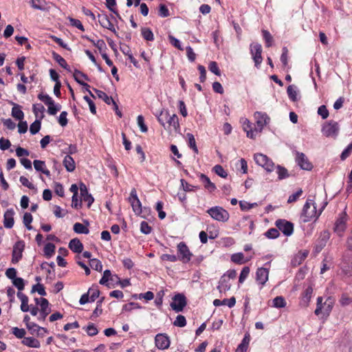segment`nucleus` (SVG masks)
<instances>
[{
	"label": "nucleus",
	"instance_id": "f257e3e1",
	"mask_svg": "<svg viewBox=\"0 0 352 352\" xmlns=\"http://www.w3.org/2000/svg\"><path fill=\"white\" fill-rule=\"evenodd\" d=\"M327 205V202H324L319 212L316 210V206L312 200L307 199L305 204L300 218L303 222H309L312 220L316 221L322 213L324 208Z\"/></svg>",
	"mask_w": 352,
	"mask_h": 352
},
{
	"label": "nucleus",
	"instance_id": "f03ea898",
	"mask_svg": "<svg viewBox=\"0 0 352 352\" xmlns=\"http://www.w3.org/2000/svg\"><path fill=\"white\" fill-rule=\"evenodd\" d=\"M175 117V113L170 115L168 110L165 109L162 110L158 116V121L171 136H174L175 133H176Z\"/></svg>",
	"mask_w": 352,
	"mask_h": 352
},
{
	"label": "nucleus",
	"instance_id": "7ed1b4c3",
	"mask_svg": "<svg viewBox=\"0 0 352 352\" xmlns=\"http://www.w3.org/2000/svg\"><path fill=\"white\" fill-rule=\"evenodd\" d=\"M335 303V300L333 298L329 296L326 300L323 302V298L321 296L318 297L317 303H316V309L314 311V314L316 316H319L320 314H323L326 317H328L330 313L332 311Z\"/></svg>",
	"mask_w": 352,
	"mask_h": 352
},
{
	"label": "nucleus",
	"instance_id": "20e7f679",
	"mask_svg": "<svg viewBox=\"0 0 352 352\" xmlns=\"http://www.w3.org/2000/svg\"><path fill=\"white\" fill-rule=\"evenodd\" d=\"M321 131L324 136L336 139L339 134L340 125L338 122L331 120L323 124Z\"/></svg>",
	"mask_w": 352,
	"mask_h": 352
},
{
	"label": "nucleus",
	"instance_id": "39448f33",
	"mask_svg": "<svg viewBox=\"0 0 352 352\" xmlns=\"http://www.w3.org/2000/svg\"><path fill=\"white\" fill-rule=\"evenodd\" d=\"M254 160L257 165L263 167L267 172H272L275 168V164L272 160L264 154H254Z\"/></svg>",
	"mask_w": 352,
	"mask_h": 352
},
{
	"label": "nucleus",
	"instance_id": "423d86ee",
	"mask_svg": "<svg viewBox=\"0 0 352 352\" xmlns=\"http://www.w3.org/2000/svg\"><path fill=\"white\" fill-rule=\"evenodd\" d=\"M207 212L212 219L218 221L226 222L230 217L228 212L220 206L212 207L207 210Z\"/></svg>",
	"mask_w": 352,
	"mask_h": 352
},
{
	"label": "nucleus",
	"instance_id": "0eeeda50",
	"mask_svg": "<svg viewBox=\"0 0 352 352\" xmlns=\"http://www.w3.org/2000/svg\"><path fill=\"white\" fill-rule=\"evenodd\" d=\"M129 201L131 204L133 211L137 215H141L142 217H144V215H142V204L138 197L137 191L135 188H132L129 197Z\"/></svg>",
	"mask_w": 352,
	"mask_h": 352
},
{
	"label": "nucleus",
	"instance_id": "6e6552de",
	"mask_svg": "<svg viewBox=\"0 0 352 352\" xmlns=\"http://www.w3.org/2000/svg\"><path fill=\"white\" fill-rule=\"evenodd\" d=\"M348 220V216L345 212H342L339 214L338 218L335 222L334 232L338 236H342L343 233L346 228V222Z\"/></svg>",
	"mask_w": 352,
	"mask_h": 352
},
{
	"label": "nucleus",
	"instance_id": "1a4fd4ad",
	"mask_svg": "<svg viewBox=\"0 0 352 352\" xmlns=\"http://www.w3.org/2000/svg\"><path fill=\"white\" fill-rule=\"evenodd\" d=\"M177 250L179 252L177 258L179 261L184 263H187L190 261L192 254L190 252L189 248L184 242H181L177 244Z\"/></svg>",
	"mask_w": 352,
	"mask_h": 352
},
{
	"label": "nucleus",
	"instance_id": "9d476101",
	"mask_svg": "<svg viewBox=\"0 0 352 352\" xmlns=\"http://www.w3.org/2000/svg\"><path fill=\"white\" fill-rule=\"evenodd\" d=\"M250 53L254 61L255 66L258 68L263 61L261 56L262 47L259 43H252L250 45Z\"/></svg>",
	"mask_w": 352,
	"mask_h": 352
},
{
	"label": "nucleus",
	"instance_id": "9b49d317",
	"mask_svg": "<svg viewBox=\"0 0 352 352\" xmlns=\"http://www.w3.org/2000/svg\"><path fill=\"white\" fill-rule=\"evenodd\" d=\"M25 248V243L23 241H18L13 246L12 254V263L16 264L22 258L23 252Z\"/></svg>",
	"mask_w": 352,
	"mask_h": 352
},
{
	"label": "nucleus",
	"instance_id": "f8f14e48",
	"mask_svg": "<svg viewBox=\"0 0 352 352\" xmlns=\"http://www.w3.org/2000/svg\"><path fill=\"white\" fill-rule=\"evenodd\" d=\"M276 226L278 231H281L285 236H290L294 232L293 223L285 219L277 220L276 221Z\"/></svg>",
	"mask_w": 352,
	"mask_h": 352
},
{
	"label": "nucleus",
	"instance_id": "ddd939ff",
	"mask_svg": "<svg viewBox=\"0 0 352 352\" xmlns=\"http://www.w3.org/2000/svg\"><path fill=\"white\" fill-rule=\"evenodd\" d=\"M296 162L298 165L303 170H310L313 168L312 164L309 162L308 157L303 153L296 151Z\"/></svg>",
	"mask_w": 352,
	"mask_h": 352
},
{
	"label": "nucleus",
	"instance_id": "4468645a",
	"mask_svg": "<svg viewBox=\"0 0 352 352\" xmlns=\"http://www.w3.org/2000/svg\"><path fill=\"white\" fill-rule=\"evenodd\" d=\"M254 118L258 127V133H261L264 126L270 122V118L266 113L260 111L255 112Z\"/></svg>",
	"mask_w": 352,
	"mask_h": 352
},
{
	"label": "nucleus",
	"instance_id": "2eb2a0df",
	"mask_svg": "<svg viewBox=\"0 0 352 352\" xmlns=\"http://www.w3.org/2000/svg\"><path fill=\"white\" fill-rule=\"evenodd\" d=\"M269 278V270L266 267H259L256 272V280L261 288L264 286Z\"/></svg>",
	"mask_w": 352,
	"mask_h": 352
},
{
	"label": "nucleus",
	"instance_id": "dca6fc26",
	"mask_svg": "<svg viewBox=\"0 0 352 352\" xmlns=\"http://www.w3.org/2000/svg\"><path fill=\"white\" fill-rule=\"evenodd\" d=\"M40 314L38 317V320L40 321H44L46 317L50 314L52 311L51 308L50 307V303L47 299L43 298L41 299V303H40Z\"/></svg>",
	"mask_w": 352,
	"mask_h": 352
},
{
	"label": "nucleus",
	"instance_id": "f3484780",
	"mask_svg": "<svg viewBox=\"0 0 352 352\" xmlns=\"http://www.w3.org/2000/svg\"><path fill=\"white\" fill-rule=\"evenodd\" d=\"M98 18V22L102 28H107L114 33L116 32L113 24L106 14H99Z\"/></svg>",
	"mask_w": 352,
	"mask_h": 352
},
{
	"label": "nucleus",
	"instance_id": "a211bd4d",
	"mask_svg": "<svg viewBox=\"0 0 352 352\" xmlns=\"http://www.w3.org/2000/svg\"><path fill=\"white\" fill-rule=\"evenodd\" d=\"M80 191L82 199L87 203V206L89 208L94 201V199L92 195L88 192L86 185L82 182L80 184Z\"/></svg>",
	"mask_w": 352,
	"mask_h": 352
},
{
	"label": "nucleus",
	"instance_id": "6ab92c4d",
	"mask_svg": "<svg viewBox=\"0 0 352 352\" xmlns=\"http://www.w3.org/2000/svg\"><path fill=\"white\" fill-rule=\"evenodd\" d=\"M155 346L160 349H167L170 345L169 338L164 334L159 333L155 338Z\"/></svg>",
	"mask_w": 352,
	"mask_h": 352
},
{
	"label": "nucleus",
	"instance_id": "aec40b11",
	"mask_svg": "<svg viewBox=\"0 0 352 352\" xmlns=\"http://www.w3.org/2000/svg\"><path fill=\"white\" fill-rule=\"evenodd\" d=\"M314 289L311 286L307 287L302 292L300 305L301 307H307L309 306V302L312 297Z\"/></svg>",
	"mask_w": 352,
	"mask_h": 352
},
{
	"label": "nucleus",
	"instance_id": "412c9836",
	"mask_svg": "<svg viewBox=\"0 0 352 352\" xmlns=\"http://www.w3.org/2000/svg\"><path fill=\"white\" fill-rule=\"evenodd\" d=\"M14 211L12 208L8 209L3 215V225L6 228H12L14 226Z\"/></svg>",
	"mask_w": 352,
	"mask_h": 352
},
{
	"label": "nucleus",
	"instance_id": "4be33fe9",
	"mask_svg": "<svg viewBox=\"0 0 352 352\" xmlns=\"http://www.w3.org/2000/svg\"><path fill=\"white\" fill-rule=\"evenodd\" d=\"M199 179L203 184L204 188L209 192H213L216 190V186L212 183L210 178L206 175L201 173L199 175Z\"/></svg>",
	"mask_w": 352,
	"mask_h": 352
},
{
	"label": "nucleus",
	"instance_id": "5701e85b",
	"mask_svg": "<svg viewBox=\"0 0 352 352\" xmlns=\"http://www.w3.org/2000/svg\"><path fill=\"white\" fill-rule=\"evenodd\" d=\"M231 287V283L229 280V278L227 276H222L219 282V285L217 289H219L220 293H225L227 291L230 290Z\"/></svg>",
	"mask_w": 352,
	"mask_h": 352
},
{
	"label": "nucleus",
	"instance_id": "b1692460",
	"mask_svg": "<svg viewBox=\"0 0 352 352\" xmlns=\"http://www.w3.org/2000/svg\"><path fill=\"white\" fill-rule=\"evenodd\" d=\"M69 249L75 253H81L83 250V245L78 239H73L69 243Z\"/></svg>",
	"mask_w": 352,
	"mask_h": 352
},
{
	"label": "nucleus",
	"instance_id": "393cba45",
	"mask_svg": "<svg viewBox=\"0 0 352 352\" xmlns=\"http://www.w3.org/2000/svg\"><path fill=\"white\" fill-rule=\"evenodd\" d=\"M34 167L36 171L41 172L46 176L50 175V170L46 168L45 162L44 161L35 160L33 162Z\"/></svg>",
	"mask_w": 352,
	"mask_h": 352
},
{
	"label": "nucleus",
	"instance_id": "a878e982",
	"mask_svg": "<svg viewBox=\"0 0 352 352\" xmlns=\"http://www.w3.org/2000/svg\"><path fill=\"white\" fill-rule=\"evenodd\" d=\"M243 130L246 132L247 136L250 138L254 139L256 135L258 133L257 129H252L251 123L248 119H245L243 122Z\"/></svg>",
	"mask_w": 352,
	"mask_h": 352
},
{
	"label": "nucleus",
	"instance_id": "bb28decb",
	"mask_svg": "<svg viewBox=\"0 0 352 352\" xmlns=\"http://www.w3.org/2000/svg\"><path fill=\"white\" fill-rule=\"evenodd\" d=\"M63 164L68 172H73L76 168L75 161L70 155L65 157Z\"/></svg>",
	"mask_w": 352,
	"mask_h": 352
},
{
	"label": "nucleus",
	"instance_id": "cd10ccee",
	"mask_svg": "<svg viewBox=\"0 0 352 352\" xmlns=\"http://www.w3.org/2000/svg\"><path fill=\"white\" fill-rule=\"evenodd\" d=\"M22 344L32 348H39L41 346L40 342L33 337H25Z\"/></svg>",
	"mask_w": 352,
	"mask_h": 352
},
{
	"label": "nucleus",
	"instance_id": "c85d7f7f",
	"mask_svg": "<svg viewBox=\"0 0 352 352\" xmlns=\"http://www.w3.org/2000/svg\"><path fill=\"white\" fill-rule=\"evenodd\" d=\"M11 115L13 118L18 120H22L24 118V113L21 110V107L17 104H14L12 109Z\"/></svg>",
	"mask_w": 352,
	"mask_h": 352
},
{
	"label": "nucleus",
	"instance_id": "c756f323",
	"mask_svg": "<svg viewBox=\"0 0 352 352\" xmlns=\"http://www.w3.org/2000/svg\"><path fill=\"white\" fill-rule=\"evenodd\" d=\"M32 110L37 119L42 120L43 118V112L45 111V107L43 105L41 104H33Z\"/></svg>",
	"mask_w": 352,
	"mask_h": 352
},
{
	"label": "nucleus",
	"instance_id": "7c9ffc66",
	"mask_svg": "<svg viewBox=\"0 0 352 352\" xmlns=\"http://www.w3.org/2000/svg\"><path fill=\"white\" fill-rule=\"evenodd\" d=\"M52 57L60 67L67 71H70L69 66L67 63L66 60L60 55L54 52L52 53Z\"/></svg>",
	"mask_w": 352,
	"mask_h": 352
},
{
	"label": "nucleus",
	"instance_id": "2f4dec72",
	"mask_svg": "<svg viewBox=\"0 0 352 352\" xmlns=\"http://www.w3.org/2000/svg\"><path fill=\"white\" fill-rule=\"evenodd\" d=\"M94 91L96 94V96L104 101V102L107 104H111L114 100L112 97L109 96L105 92L94 89Z\"/></svg>",
	"mask_w": 352,
	"mask_h": 352
},
{
	"label": "nucleus",
	"instance_id": "473e14b6",
	"mask_svg": "<svg viewBox=\"0 0 352 352\" xmlns=\"http://www.w3.org/2000/svg\"><path fill=\"white\" fill-rule=\"evenodd\" d=\"M287 302L285 299L281 296H276L272 300V307L275 308H283L286 306Z\"/></svg>",
	"mask_w": 352,
	"mask_h": 352
},
{
	"label": "nucleus",
	"instance_id": "72a5a7b5",
	"mask_svg": "<svg viewBox=\"0 0 352 352\" xmlns=\"http://www.w3.org/2000/svg\"><path fill=\"white\" fill-rule=\"evenodd\" d=\"M74 78L76 80V81L79 84H81L82 82H84L83 80H87V81L89 80V78L87 74H84L83 72H82L78 69H76L74 71Z\"/></svg>",
	"mask_w": 352,
	"mask_h": 352
},
{
	"label": "nucleus",
	"instance_id": "f704fd0d",
	"mask_svg": "<svg viewBox=\"0 0 352 352\" xmlns=\"http://www.w3.org/2000/svg\"><path fill=\"white\" fill-rule=\"evenodd\" d=\"M55 245L52 243H47L44 247V255L47 258L52 257L55 253Z\"/></svg>",
	"mask_w": 352,
	"mask_h": 352
},
{
	"label": "nucleus",
	"instance_id": "c9c22d12",
	"mask_svg": "<svg viewBox=\"0 0 352 352\" xmlns=\"http://www.w3.org/2000/svg\"><path fill=\"white\" fill-rule=\"evenodd\" d=\"M186 304V298L184 294L177 293V312L182 311Z\"/></svg>",
	"mask_w": 352,
	"mask_h": 352
},
{
	"label": "nucleus",
	"instance_id": "e433bc0d",
	"mask_svg": "<svg viewBox=\"0 0 352 352\" xmlns=\"http://www.w3.org/2000/svg\"><path fill=\"white\" fill-rule=\"evenodd\" d=\"M73 228H74V231L78 234H87L89 232V230L87 228V227H86L81 223L78 222V223H74Z\"/></svg>",
	"mask_w": 352,
	"mask_h": 352
},
{
	"label": "nucleus",
	"instance_id": "4c0bfd02",
	"mask_svg": "<svg viewBox=\"0 0 352 352\" xmlns=\"http://www.w3.org/2000/svg\"><path fill=\"white\" fill-rule=\"evenodd\" d=\"M141 34L142 37L148 41H152L154 40V35L150 28H142L141 30Z\"/></svg>",
	"mask_w": 352,
	"mask_h": 352
},
{
	"label": "nucleus",
	"instance_id": "58836bf2",
	"mask_svg": "<svg viewBox=\"0 0 352 352\" xmlns=\"http://www.w3.org/2000/svg\"><path fill=\"white\" fill-rule=\"evenodd\" d=\"M90 298V302H94L100 295V291L98 286H93L90 287L87 292Z\"/></svg>",
	"mask_w": 352,
	"mask_h": 352
},
{
	"label": "nucleus",
	"instance_id": "ea45409f",
	"mask_svg": "<svg viewBox=\"0 0 352 352\" xmlns=\"http://www.w3.org/2000/svg\"><path fill=\"white\" fill-rule=\"evenodd\" d=\"M26 327L31 334H34L35 333H36L37 331H43L44 333H47V330L45 328L39 327L34 322H32Z\"/></svg>",
	"mask_w": 352,
	"mask_h": 352
},
{
	"label": "nucleus",
	"instance_id": "a19ab883",
	"mask_svg": "<svg viewBox=\"0 0 352 352\" xmlns=\"http://www.w3.org/2000/svg\"><path fill=\"white\" fill-rule=\"evenodd\" d=\"M83 329H85L86 333L89 336H94L97 335L98 333L96 326L94 323H91V322H89L87 327H83Z\"/></svg>",
	"mask_w": 352,
	"mask_h": 352
},
{
	"label": "nucleus",
	"instance_id": "79ce46f5",
	"mask_svg": "<svg viewBox=\"0 0 352 352\" xmlns=\"http://www.w3.org/2000/svg\"><path fill=\"white\" fill-rule=\"evenodd\" d=\"M41 120L36 119L33 123L31 124L30 131L32 135L36 134L41 129Z\"/></svg>",
	"mask_w": 352,
	"mask_h": 352
},
{
	"label": "nucleus",
	"instance_id": "37998d69",
	"mask_svg": "<svg viewBox=\"0 0 352 352\" xmlns=\"http://www.w3.org/2000/svg\"><path fill=\"white\" fill-rule=\"evenodd\" d=\"M33 220L32 215L29 212H25L23 215V223L28 230L32 229L31 223Z\"/></svg>",
	"mask_w": 352,
	"mask_h": 352
},
{
	"label": "nucleus",
	"instance_id": "c03bdc74",
	"mask_svg": "<svg viewBox=\"0 0 352 352\" xmlns=\"http://www.w3.org/2000/svg\"><path fill=\"white\" fill-rule=\"evenodd\" d=\"M30 4L31 6L36 10H44L45 9V0H31Z\"/></svg>",
	"mask_w": 352,
	"mask_h": 352
},
{
	"label": "nucleus",
	"instance_id": "a18cd8bd",
	"mask_svg": "<svg viewBox=\"0 0 352 352\" xmlns=\"http://www.w3.org/2000/svg\"><path fill=\"white\" fill-rule=\"evenodd\" d=\"M231 261L237 264H242L247 261L244 260V255L241 252L233 254L231 256Z\"/></svg>",
	"mask_w": 352,
	"mask_h": 352
},
{
	"label": "nucleus",
	"instance_id": "49530a36",
	"mask_svg": "<svg viewBox=\"0 0 352 352\" xmlns=\"http://www.w3.org/2000/svg\"><path fill=\"white\" fill-rule=\"evenodd\" d=\"M186 139L188 142V146L195 151V153H197L198 149L194 135L192 133H187Z\"/></svg>",
	"mask_w": 352,
	"mask_h": 352
},
{
	"label": "nucleus",
	"instance_id": "de8ad7c7",
	"mask_svg": "<svg viewBox=\"0 0 352 352\" xmlns=\"http://www.w3.org/2000/svg\"><path fill=\"white\" fill-rule=\"evenodd\" d=\"M89 265L93 270L96 271L101 272L102 270V263L97 258L90 259Z\"/></svg>",
	"mask_w": 352,
	"mask_h": 352
},
{
	"label": "nucleus",
	"instance_id": "09e8293b",
	"mask_svg": "<svg viewBox=\"0 0 352 352\" xmlns=\"http://www.w3.org/2000/svg\"><path fill=\"white\" fill-rule=\"evenodd\" d=\"M276 169L278 179H283L289 176L288 171L285 167L278 165Z\"/></svg>",
	"mask_w": 352,
	"mask_h": 352
},
{
	"label": "nucleus",
	"instance_id": "8fccbe9b",
	"mask_svg": "<svg viewBox=\"0 0 352 352\" xmlns=\"http://www.w3.org/2000/svg\"><path fill=\"white\" fill-rule=\"evenodd\" d=\"M111 271L109 270H106L104 272V273H103L102 277L101 278V279L99 281L100 284H101V285H106L107 286L110 287L111 286L109 285L108 282H109V279L111 278Z\"/></svg>",
	"mask_w": 352,
	"mask_h": 352
},
{
	"label": "nucleus",
	"instance_id": "3c124183",
	"mask_svg": "<svg viewBox=\"0 0 352 352\" xmlns=\"http://www.w3.org/2000/svg\"><path fill=\"white\" fill-rule=\"evenodd\" d=\"M287 92L291 100L294 102L297 100V91L294 85H289L287 89Z\"/></svg>",
	"mask_w": 352,
	"mask_h": 352
},
{
	"label": "nucleus",
	"instance_id": "603ef678",
	"mask_svg": "<svg viewBox=\"0 0 352 352\" xmlns=\"http://www.w3.org/2000/svg\"><path fill=\"white\" fill-rule=\"evenodd\" d=\"M31 292L32 293L37 292L38 293V294H40L42 296H46V294H47L45 289V287L43 286V285H42L41 283H37L36 285H34L32 288Z\"/></svg>",
	"mask_w": 352,
	"mask_h": 352
},
{
	"label": "nucleus",
	"instance_id": "864d4df0",
	"mask_svg": "<svg viewBox=\"0 0 352 352\" xmlns=\"http://www.w3.org/2000/svg\"><path fill=\"white\" fill-rule=\"evenodd\" d=\"M12 284L18 289L19 292H21L24 289L25 283L24 280L22 278L17 277L14 279L12 281Z\"/></svg>",
	"mask_w": 352,
	"mask_h": 352
},
{
	"label": "nucleus",
	"instance_id": "5fc2aeb1",
	"mask_svg": "<svg viewBox=\"0 0 352 352\" xmlns=\"http://www.w3.org/2000/svg\"><path fill=\"white\" fill-rule=\"evenodd\" d=\"M38 98L41 100L42 102H43L45 103V104H46L47 107L49 105H52L53 104V100L52 98L47 94H39L38 95Z\"/></svg>",
	"mask_w": 352,
	"mask_h": 352
},
{
	"label": "nucleus",
	"instance_id": "6e6d98bb",
	"mask_svg": "<svg viewBox=\"0 0 352 352\" xmlns=\"http://www.w3.org/2000/svg\"><path fill=\"white\" fill-rule=\"evenodd\" d=\"M138 125L142 132L146 133L148 131V127L144 123V118L142 115H140L137 118Z\"/></svg>",
	"mask_w": 352,
	"mask_h": 352
},
{
	"label": "nucleus",
	"instance_id": "4d7b16f0",
	"mask_svg": "<svg viewBox=\"0 0 352 352\" xmlns=\"http://www.w3.org/2000/svg\"><path fill=\"white\" fill-rule=\"evenodd\" d=\"M214 173L222 178H226L228 176L227 172L221 165H215L213 167Z\"/></svg>",
	"mask_w": 352,
	"mask_h": 352
},
{
	"label": "nucleus",
	"instance_id": "13d9d810",
	"mask_svg": "<svg viewBox=\"0 0 352 352\" xmlns=\"http://www.w3.org/2000/svg\"><path fill=\"white\" fill-rule=\"evenodd\" d=\"M250 272V269L248 266L244 267L240 274L239 282V283H243L246 278L248 276Z\"/></svg>",
	"mask_w": 352,
	"mask_h": 352
},
{
	"label": "nucleus",
	"instance_id": "bf43d9fd",
	"mask_svg": "<svg viewBox=\"0 0 352 352\" xmlns=\"http://www.w3.org/2000/svg\"><path fill=\"white\" fill-rule=\"evenodd\" d=\"M19 181L21 184L30 190H36L34 185L29 181V179L25 176H21Z\"/></svg>",
	"mask_w": 352,
	"mask_h": 352
},
{
	"label": "nucleus",
	"instance_id": "052dcab7",
	"mask_svg": "<svg viewBox=\"0 0 352 352\" xmlns=\"http://www.w3.org/2000/svg\"><path fill=\"white\" fill-rule=\"evenodd\" d=\"M239 206L242 210H248L258 206L256 203L250 204L245 201H240Z\"/></svg>",
	"mask_w": 352,
	"mask_h": 352
},
{
	"label": "nucleus",
	"instance_id": "680f3d73",
	"mask_svg": "<svg viewBox=\"0 0 352 352\" xmlns=\"http://www.w3.org/2000/svg\"><path fill=\"white\" fill-rule=\"evenodd\" d=\"M263 38L265 41L266 46L267 47L272 46V43L273 41L272 36L271 34L267 30H263L262 31Z\"/></svg>",
	"mask_w": 352,
	"mask_h": 352
},
{
	"label": "nucleus",
	"instance_id": "e2e57ef3",
	"mask_svg": "<svg viewBox=\"0 0 352 352\" xmlns=\"http://www.w3.org/2000/svg\"><path fill=\"white\" fill-rule=\"evenodd\" d=\"M265 234L269 239H276L279 236V231L276 228H270Z\"/></svg>",
	"mask_w": 352,
	"mask_h": 352
},
{
	"label": "nucleus",
	"instance_id": "0e129e2a",
	"mask_svg": "<svg viewBox=\"0 0 352 352\" xmlns=\"http://www.w3.org/2000/svg\"><path fill=\"white\" fill-rule=\"evenodd\" d=\"M208 68H209V70L211 72L214 73L215 75H217V76L221 75L220 69H219L218 65L216 62H214V61L210 62L209 64Z\"/></svg>",
	"mask_w": 352,
	"mask_h": 352
},
{
	"label": "nucleus",
	"instance_id": "69168bd1",
	"mask_svg": "<svg viewBox=\"0 0 352 352\" xmlns=\"http://www.w3.org/2000/svg\"><path fill=\"white\" fill-rule=\"evenodd\" d=\"M12 333L17 338H24L26 332L24 329H19L18 327H14V328H12Z\"/></svg>",
	"mask_w": 352,
	"mask_h": 352
},
{
	"label": "nucleus",
	"instance_id": "338daca9",
	"mask_svg": "<svg viewBox=\"0 0 352 352\" xmlns=\"http://www.w3.org/2000/svg\"><path fill=\"white\" fill-rule=\"evenodd\" d=\"M140 231L145 234H148L151 232L152 228L147 222L142 221L140 224Z\"/></svg>",
	"mask_w": 352,
	"mask_h": 352
},
{
	"label": "nucleus",
	"instance_id": "774afa93",
	"mask_svg": "<svg viewBox=\"0 0 352 352\" xmlns=\"http://www.w3.org/2000/svg\"><path fill=\"white\" fill-rule=\"evenodd\" d=\"M352 152V142L348 145V146L342 151L340 155V158L342 160H344L346 157L349 156L351 153Z\"/></svg>",
	"mask_w": 352,
	"mask_h": 352
}]
</instances>
